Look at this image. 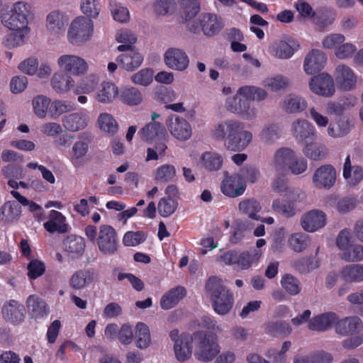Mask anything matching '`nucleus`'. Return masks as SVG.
Wrapping results in <instances>:
<instances>
[{"label":"nucleus","instance_id":"9d476101","mask_svg":"<svg viewBox=\"0 0 363 363\" xmlns=\"http://www.w3.org/2000/svg\"><path fill=\"white\" fill-rule=\"evenodd\" d=\"M291 201H287L281 199H275L272 203V210L286 218H291L296 213L294 202L304 199L305 194L298 189H292L289 191Z\"/></svg>","mask_w":363,"mask_h":363},{"label":"nucleus","instance_id":"5701e85b","mask_svg":"<svg viewBox=\"0 0 363 363\" xmlns=\"http://www.w3.org/2000/svg\"><path fill=\"white\" fill-rule=\"evenodd\" d=\"M337 320V315L333 312H327L315 315L308 320V328L311 330L325 332L330 329Z\"/></svg>","mask_w":363,"mask_h":363},{"label":"nucleus","instance_id":"ea45409f","mask_svg":"<svg viewBox=\"0 0 363 363\" xmlns=\"http://www.w3.org/2000/svg\"><path fill=\"white\" fill-rule=\"evenodd\" d=\"M21 212V207L15 201H6L0 208V220L7 223H13L19 219Z\"/></svg>","mask_w":363,"mask_h":363},{"label":"nucleus","instance_id":"052dcab7","mask_svg":"<svg viewBox=\"0 0 363 363\" xmlns=\"http://www.w3.org/2000/svg\"><path fill=\"white\" fill-rule=\"evenodd\" d=\"M263 85L272 91H277L286 89L289 86V79L284 75L277 74L267 78L264 81Z\"/></svg>","mask_w":363,"mask_h":363},{"label":"nucleus","instance_id":"8fccbe9b","mask_svg":"<svg viewBox=\"0 0 363 363\" xmlns=\"http://www.w3.org/2000/svg\"><path fill=\"white\" fill-rule=\"evenodd\" d=\"M303 152L307 157L315 161L323 160L328 155L325 146L317 143H307Z\"/></svg>","mask_w":363,"mask_h":363},{"label":"nucleus","instance_id":"0eeeda50","mask_svg":"<svg viewBox=\"0 0 363 363\" xmlns=\"http://www.w3.org/2000/svg\"><path fill=\"white\" fill-rule=\"evenodd\" d=\"M93 22L84 16L75 18L70 24L67 37L72 44L82 43L91 38L93 33Z\"/></svg>","mask_w":363,"mask_h":363},{"label":"nucleus","instance_id":"c03bdc74","mask_svg":"<svg viewBox=\"0 0 363 363\" xmlns=\"http://www.w3.org/2000/svg\"><path fill=\"white\" fill-rule=\"evenodd\" d=\"M266 333L273 337H285L291 334L292 329L289 324L283 320L270 321L266 324Z\"/></svg>","mask_w":363,"mask_h":363},{"label":"nucleus","instance_id":"c9c22d12","mask_svg":"<svg viewBox=\"0 0 363 363\" xmlns=\"http://www.w3.org/2000/svg\"><path fill=\"white\" fill-rule=\"evenodd\" d=\"M96 274L91 269H79L75 272L69 279V285L75 289H82L92 283Z\"/></svg>","mask_w":363,"mask_h":363},{"label":"nucleus","instance_id":"20e7f679","mask_svg":"<svg viewBox=\"0 0 363 363\" xmlns=\"http://www.w3.org/2000/svg\"><path fill=\"white\" fill-rule=\"evenodd\" d=\"M363 329V323L357 316L347 317L339 320L335 323V332L342 336L353 335L345 339L342 345L345 349L352 350L363 343V333L360 332Z\"/></svg>","mask_w":363,"mask_h":363},{"label":"nucleus","instance_id":"39448f33","mask_svg":"<svg viewBox=\"0 0 363 363\" xmlns=\"http://www.w3.org/2000/svg\"><path fill=\"white\" fill-rule=\"evenodd\" d=\"M31 16L30 6L23 1L15 3L10 11H1L3 25L16 31L28 33V21Z\"/></svg>","mask_w":363,"mask_h":363},{"label":"nucleus","instance_id":"49530a36","mask_svg":"<svg viewBox=\"0 0 363 363\" xmlns=\"http://www.w3.org/2000/svg\"><path fill=\"white\" fill-rule=\"evenodd\" d=\"M240 211L247 216L250 218L259 220L260 216L257 214L262 207L260 203L255 199H247L242 201L239 203Z\"/></svg>","mask_w":363,"mask_h":363},{"label":"nucleus","instance_id":"423d86ee","mask_svg":"<svg viewBox=\"0 0 363 363\" xmlns=\"http://www.w3.org/2000/svg\"><path fill=\"white\" fill-rule=\"evenodd\" d=\"M194 348L195 358L201 362H211L220 350L216 338L204 331L194 333Z\"/></svg>","mask_w":363,"mask_h":363},{"label":"nucleus","instance_id":"864d4df0","mask_svg":"<svg viewBox=\"0 0 363 363\" xmlns=\"http://www.w3.org/2000/svg\"><path fill=\"white\" fill-rule=\"evenodd\" d=\"M116 39L118 43H122L118 46L117 49L120 52H125L133 48V45L136 42V37L129 30L122 29L120 30L116 35Z\"/></svg>","mask_w":363,"mask_h":363},{"label":"nucleus","instance_id":"7ed1b4c3","mask_svg":"<svg viewBox=\"0 0 363 363\" xmlns=\"http://www.w3.org/2000/svg\"><path fill=\"white\" fill-rule=\"evenodd\" d=\"M85 235L93 242H96L99 251L105 255H113L116 253L118 247V239L116 230L109 225L99 226L89 225L85 228Z\"/></svg>","mask_w":363,"mask_h":363},{"label":"nucleus","instance_id":"09e8293b","mask_svg":"<svg viewBox=\"0 0 363 363\" xmlns=\"http://www.w3.org/2000/svg\"><path fill=\"white\" fill-rule=\"evenodd\" d=\"M262 256V251L253 249L250 252L245 251L239 253L238 266L242 269H247L252 264L257 263Z\"/></svg>","mask_w":363,"mask_h":363},{"label":"nucleus","instance_id":"37998d69","mask_svg":"<svg viewBox=\"0 0 363 363\" xmlns=\"http://www.w3.org/2000/svg\"><path fill=\"white\" fill-rule=\"evenodd\" d=\"M202 166L209 172H216L221 169L223 157L216 152H205L201 157Z\"/></svg>","mask_w":363,"mask_h":363},{"label":"nucleus","instance_id":"7c9ffc66","mask_svg":"<svg viewBox=\"0 0 363 363\" xmlns=\"http://www.w3.org/2000/svg\"><path fill=\"white\" fill-rule=\"evenodd\" d=\"M143 140L151 142L157 140H167V133L164 126L157 122H152L146 125L140 131Z\"/></svg>","mask_w":363,"mask_h":363},{"label":"nucleus","instance_id":"aec40b11","mask_svg":"<svg viewBox=\"0 0 363 363\" xmlns=\"http://www.w3.org/2000/svg\"><path fill=\"white\" fill-rule=\"evenodd\" d=\"M67 23V16L58 10L50 11L46 16L45 28L51 35H58L63 33Z\"/></svg>","mask_w":363,"mask_h":363},{"label":"nucleus","instance_id":"bf43d9fd","mask_svg":"<svg viewBox=\"0 0 363 363\" xmlns=\"http://www.w3.org/2000/svg\"><path fill=\"white\" fill-rule=\"evenodd\" d=\"M11 194L14 197L22 206H28L29 211L33 213L38 220H42L43 213L41 207L36 203L28 200L25 196H22L19 192L12 190Z\"/></svg>","mask_w":363,"mask_h":363},{"label":"nucleus","instance_id":"79ce46f5","mask_svg":"<svg viewBox=\"0 0 363 363\" xmlns=\"http://www.w3.org/2000/svg\"><path fill=\"white\" fill-rule=\"evenodd\" d=\"M90 140L88 138H82L72 146L71 162L75 167H79L84 164L83 160L89 150Z\"/></svg>","mask_w":363,"mask_h":363},{"label":"nucleus","instance_id":"a211bd4d","mask_svg":"<svg viewBox=\"0 0 363 363\" xmlns=\"http://www.w3.org/2000/svg\"><path fill=\"white\" fill-rule=\"evenodd\" d=\"M334 75L337 86L341 90L350 91L357 84V79L356 74L352 68L346 65L337 66Z\"/></svg>","mask_w":363,"mask_h":363},{"label":"nucleus","instance_id":"f3484780","mask_svg":"<svg viewBox=\"0 0 363 363\" xmlns=\"http://www.w3.org/2000/svg\"><path fill=\"white\" fill-rule=\"evenodd\" d=\"M4 319L13 325L22 323L26 316V309L23 304L15 300L5 303L1 308Z\"/></svg>","mask_w":363,"mask_h":363},{"label":"nucleus","instance_id":"a19ab883","mask_svg":"<svg viewBox=\"0 0 363 363\" xmlns=\"http://www.w3.org/2000/svg\"><path fill=\"white\" fill-rule=\"evenodd\" d=\"M292 132L296 140L303 142L314 135L315 128L307 121L298 119L293 123Z\"/></svg>","mask_w":363,"mask_h":363},{"label":"nucleus","instance_id":"4c0bfd02","mask_svg":"<svg viewBox=\"0 0 363 363\" xmlns=\"http://www.w3.org/2000/svg\"><path fill=\"white\" fill-rule=\"evenodd\" d=\"M341 279L347 283L363 281V264H351L343 267L340 271Z\"/></svg>","mask_w":363,"mask_h":363},{"label":"nucleus","instance_id":"f8f14e48","mask_svg":"<svg viewBox=\"0 0 363 363\" xmlns=\"http://www.w3.org/2000/svg\"><path fill=\"white\" fill-rule=\"evenodd\" d=\"M58 66L65 72L74 75H84L89 69L87 62L82 57L74 55H64L57 60Z\"/></svg>","mask_w":363,"mask_h":363},{"label":"nucleus","instance_id":"b1692460","mask_svg":"<svg viewBox=\"0 0 363 363\" xmlns=\"http://www.w3.org/2000/svg\"><path fill=\"white\" fill-rule=\"evenodd\" d=\"M44 228L50 233H65L69 230L66 218L60 212L51 210L48 216V220L43 224Z\"/></svg>","mask_w":363,"mask_h":363},{"label":"nucleus","instance_id":"603ef678","mask_svg":"<svg viewBox=\"0 0 363 363\" xmlns=\"http://www.w3.org/2000/svg\"><path fill=\"white\" fill-rule=\"evenodd\" d=\"M75 109V104L71 101L55 100L50 108V115L52 118H57L62 114L74 111Z\"/></svg>","mask_w":363,"mask_h":363},{"label":"nucleus","instance_id":"6e6d98bb","mask_svg":"<svg viewBox=\"0 0 363 363\" xmlns=\"http://www.w3.org/2000/svg\"><path fill=\"white\" fill-rule=\"evenodd\" d=\"M97 121L100 129L104 133L113 135L118 132V123L111 114L108 113H101Z\"/></svg>","mask_w":363,"mask_h":363},{"label":"nucleus","instance_id":"e2e57ef3","mask_svg":"<svg viewBox=\"0 0 363 363\" xmlns=\"http://www.w3.org/2000/svg\"><path fill=\"white\" fill-rule=\"evenodd\" d=\"M240 181L245 183L254 184L257 182L260 177V172L253 165H246L242 167L240 172L237 174Z\"/></svg>","mask_w":363,"mask_h":363},{"label":"nucleus","instance_id":"6ab92c4d","mask_svg":"<svg viewBox=\"0 0 363 363\" xmlns=\"http://www.w3.org/2000/svg\"><path fill=\"white\" fill-rule=\"evenodd\" d=\"M326 61L327 57L322 50L313 49L304 58L303 70L308 75L315 74L323 69Z\"/></svg>","mask_w":363,"mask_h":363},{"label":"nucleus","instance_id":"dca6fc26","mask_svg":"<svg viewBox=\"0 0 363 363\" xmlns=\"http://www.w3.org/2000/svg\"><path fill=\"white\" fill-rule=\"evenodd\" d=\"M164 62L169 69L182 72L187 69L189 64V57L182 49L168 48L164 54Z\"/></svg>","mask_w":363,"mask_h":363},{"label":"nucleus","instance_id":"3c124183","mask_svg":"<svg viewBox=\"0 0 363 363\" xmlns=\"http://www.w3.org/2000/svg\"><path fill=\"white\" fill-rule=\"evenodd\" d=\"M136 345L140 349H146L149 347L151 337L148 326L144 323H138L135 326Z\"/></svg>","mask_w":363,"mask_h":363},{"label":"nucleus","instance_id":"2f4dec72","mask_svg":"<svg viewBox=\"0 0 363 363\" xmlns=\"http://www.w3.org/2000/svg\"><path fill=\"white\" fill-rule=\"evenodd\" d=\"M333 360L331 353L318 350L307 354H298L294 357L293 363H333Z\"/></svg>","mask_w":363,"mask_h":363},{"label":"nucleus","instance_id":"58836bf2","mask_svg":"<svg viewBox=\"0 0 363 363\" xmlns=\"http://www.w3.org/2000/svg\"><path fill=\"white\" fill-rule=\"evenodd\" d=\"M65 250L72 258H77L82 255L85 249L84 240L77 235L68 236L63 242Z\"/></svg>","mask_w":363,"mask_h":363},{"label":"nucleus","instance_id":"f704fd0d","mask_svg":"<svg viewBox=\"0 0 363 363\" xmlns=\"http://www.w3.org/2000/svg\"><path fill=\"white\" fill-rule=\"evenodd\" d=\"M307 101L304 98L296 94H289L284 97L280 106L289 113H300L307 107Z\"/></svg>","mask_w":363,"mask_h":363},{"label":"nucleus","instance_id":"4d7b16f0","mask_svg":"<svg viewBox=\"0 0 363 363\" xmlns=\"http://www.w3.org/2000/svg\"><path fill=\"white\" fill-rule=\"evenodd\" d=\"M310 241L309 235L301 232L291 234L288 240L289 247L296 252H301L306 250Z\"/></svg>","mask_w":363,"mask_h":363},{"label":"nucleus","instance_id":"de8ad7c7","mask_svg":"<svg viewBox=\"0 0 363 363\" xmlns=\"http://www.w3.org/2000/svg\"><path fill=\"white\" fill-rule=\"evenodd\" d=\"M27 307L35 318H43L48 313L45 302L35 295H30L26 301Z\"/></svg>","mask_w":363,"mask_h":363},{"label":"nucleus","instance_id":"774afa93","mask_svg":"<svg viewBox=\"0 0 363 363\" xmlns=\"http://www.w3.org/2000/svg\"><path fill=\"white\" fill-rule=\"evenodd\" d=\"M153 71L150 68L140 69L139 72L133 74L130 79L135 84L147 86L153 81Z\"/></svg>","mask_w":363,"mask_h":363},{"label":"nucleus","instance_id":"338daca9","mask_svg":"<svg viewBox=\"0 0 363 363\" xmlns=\"http://www.w3.org/2000/svg\"><path fill=\"white\" fill-rule=\"evenodd\" d=\"M177 201L172 197H164L160 200L157 209L162 217H168L173 214L177 208Z\"/></svg>","mask_w":363,"mask_h":363},{"label":"nucleus","instance_id":"f257e3e1","mask_svg":"<svg viewBox=\"0 0 363 363\" xmlns=\"http://www.w3.org/2000/svg\"><path fill=\"white\" fill-rule=\"evenodd\" d=\"M267 96V92L262 88L243 86L238 89L233 98L227 100L226 108L244 120H253L257 116V110L251 105L250 101H261L266 99Z\"/></svg>","mask_w":363,"mask_h":363},{"label":"nucleus","instance_id":"bb28decb","mask_svg":"<svg viewBox=\"0 0 363 363\" xmlns=\"http://www.w3.org/2000/svg\"><path fill=\"white\" fill-rule=\"evenodd\" d=\"M119 96L117 86L111 82H103L94 94V99L100 104H112Z\"/></svg>","mask_w":363,"mask_h":363},{"label":"nucleus","instance_id":"9b49d317","mask_svg":"<svg viewBox=\"0 0 363 363\" xmlns=\"http://www.w3.org/2000/svg\"><path fill=\"white\" fill-rule=\"evenodd\" d=\"M337 179L336 169L330 164L321 165L317 168L312 177V182L317 189H330Z\"/></svg>","mask_w":363,"mask_h":363},{"label":"nucleus","instance_id":"ddd939ff","mask_svg":"<svg viewBox=\"0 0 363 363\" xmlns=\"http://www.w3.org/2000/svg\"><path fill=\"white\" fill-rule=\"evenodd\" d=\"M245 128V123L237 119H228L216 124L212 130V136L217 140L226 142L230 140L236 131Z\"/></svg>","mask_w":363,"mask_h":363},{"label":"nucleus","instance_id":"f03ea898","mask_svg":"<svg viewBox=\"0 0 363 363\" xmlns=\"http://www.w3.org/2000/svg\"><path fill=\"white\" fill-rule=\"evenodd\" d=\"M206 289L210 295L214 311L220 315L229 313L234 304V297L223 281L218 277H211L206 284Z\"/></svg>","mask_w":363,"mask_h":363},{"label":"nucleus","instance_id":"e433bc0d","mask_svg":"<svg viewBox=\"0 0 363 363\" xmlns=\"http://www.w3.org/2000/svg\"><path fill=\"white\" fill-rule=\"evenodd\" d=\"M186 289L182 286H177L165 293L160 299V306L164 310L174 307L186 296Z\"/></svg>","mask_w":363,"mask_h":363},{"label":"nucleus","instance_id":"0e129e2a","mask_svg":"<svg viewBox=\"0 0 363 363\" xmlns=\"http://www.w3.org/2000/svg\"><path fill=\"white\" fill-rule=\"evenodd\" d=\"M109 6L113 19L120 23L127 22L130 18L127 8L121 6L116 0H109Z\"/></svg>","mask_w":363,"mask_h":363},{"label":"nucleus","instance_id":"1a4fd4ad","mask_svg":"<svg viewBox=\"0 0 363 363\" xmlns=\"http://www.w3.org/2000/svg\"><path fill=\"white\" fill-rule=\"evenodd\" d=\"M298 48L299 44L295 39L284 36L269 45V52L276 58L287 60L291 58Z\"/></svg>","mask_w":363,"mask_h":363},{"label":"nucleus","instance_id":"412c9836","mask_svg":"<svg viewBox=\"0 0 363 363\" xmlns=\"http://www.w3.org/2000/svg\"><path fill=\"white\" fill-rule=\"evenodd\" d=\"M199 24L203 34L213 36L219 33L224 26L221 17L211 13H202L199 16Z\"/></svg>","mask_w":363,"mask_h":363},{"label":"nucleus","instance_id":"a18cd8bd","mask_svg":"<svg viewBox=\"0 0 363 363\" xmlns=\"http://www.w3.org/2000/svg\"><path fill=\"white\" fill-rule=\"evenodd\" d=\"M118 97L122 103L130 106L140 104L143 99L140 91L133 86L123 88Z\"/></svg>","mask_w":363,"mask_h":363},{"label":"nucleus","instance_id":"a878e982","mask_svg":"<svg viewBox=\"0 0 363 363\" xmlns=\"http://www.w3.org/2000/svg\"><path fill=\"white\" fill-rule=\"evenodd\" d=\"M194 347V333L192 335L182 333V340L174 344V352L176 359L179 362H185L192 354Z\"/></svg>","mask_w":363,"mask_h":363},{"label":"nucleus","instance_id":"393cba45","mask_svg":"<svg viewBox=\"0 0 363 363\" xmlns=\"http://www.w3.org/2000/svg\"><path fill=\"white\" fill-rule=\"evenodd\" d=\"M295 154V152L289 147L278 149L275 152L272 162L274 171L277 173H285Z\"/></svg>","mask_w":363,"mask_h":363},{"label":"nucleus","instance_id":"c756f323","mask_svg":"<svg viewBox=\"0 0 363 363\" xmlns=\"http://www.w3.org/2000/svg\"><path fill=\"white\" fill-rule=\"evenodd\" d=\"M88 116L82 111L74 112L62 118V125L70 132H77L84 129L88 125Z\"/></svg>","mask_w":363,"mask_h":363},{"label":"nucleus","instance_id":"4be33fe9","mask_svg":"<svg viewBox=\"0 0 363 363\" xmlns=\"http://www.w3.org/2000/svg\"><path fill=\"white\" fill-rule=\"evenodd\" d=\"M342 177L350 187H354L363 179V168L359 165H352L350 155H348L343 164Z\"/></svg>","mask_w":363,"mask_h":363},{"label":"nucleus","instance_id":"5fc2aeb1","mask_svg":"<svg viewBox=\"0 0 363 363\" xmlns=\"http://www.w3.org/2000/svg\"><path fill=\"white\" fill-rule=\"evenodd\" d=\"M32 104L35 114L40 118H45L50 111L52 102L50 98L38 95L33 99Z\"/></svg>","mask_w":363,"mask_h":363},{"label":"nucleus","instance_id":"cd10ccee","mask_svg":"<svg viewBox=\"0 0 363 363\" xmlns=\"http://www.w3.org/2000/svg\"><path fill=\"white\" fill-rule=\"evenodd\" d=\"M252 133L247 130L240 129L236 131L230 140L225 142V147L232 151L241 152L245 150L252 140Z\"/></svg>","mask_w":363,"mask_h":363},{"label":"nucleus","instance_id":"2eb2a0df","mask_svg":"<svg viewBox=\"0 0 363 363\" xmlns=\"http://www.w3.org/2000/svg\"><path fill=\"white\" fill-rule=\"evenodd\" d=\"M166 125L171 135L182 141L187 140L192 134L189 123L184 118L172 115L166 121Z\"/></svg>","mask_w":363,"mask_h":363},{"label":"nucleus","instance_id":"13d9d810","mask_svg":"<svg viewBox=\"0 0 363 363\" xmlns=\"http://www.w3.org/2000/svg\"><path fill=\"white\" fill-rule=\"evenodd\" d=\"M342 259L348 262H357L363 259V245L359 244L350 245L342 254Z\"/></svg>","mask_w":363,"mask_h":363},{"label":"nucleus","instance_id":"4468645a","mask_svg":"<svg viewBox=\"0 0 363 363\" xmlns=\"http://www.w3.org/2000/svg\"><path fill=\"white\" fill-rule=\"evenodd\" d=\"M326 223V214L319 209H313L306 212L300 219L301 228L308 233H315L324 228Z\"/></svg>","mask_w":363,"mask_h":363},{"label":"nucleus","instance_id":"473e14b6","mask_svg":"<svg viewBox=\"0 0 363 363\" xmlns=\"http://www.w3.org/2000/svg\"><path fill=\"white\" fill-rule=\"evenodd\" d=\"M117 61L124 69L133 71L142 65L143 56L133 48L128 51H125V53L120 55Z\"/></svg>","mask_w":363,"mask_h":363},{"label":"nucleus","instance_id":"6e6552de","mask_svg":"<svg viewBox=\"0 0 363 363\" xmlns=\"http://www.w3.org/2000/svg\"><path fill=\"white\" fill-rule=\"evenodd\" d=\"M308 87L312 93L323 97H331L335 92L334 80L331 75L326 72L311 77Z\"/></svg>","mask_w":363,"mask_h":363},{"label":"nucleus","instance_id":"72a5a7b5","mask_svg":"<svg viewBox=\"0 0 363 363\" xmlns=\"http://www.w3.org/2000/svg\"><path fill=\"white\" fill-rule=\"evenodd\" d=\"M74 80L69 74L55 72L51 79V86L54 91L60 94L69 92L74 86Z\"/></svg>","mask_w":363,"mask_h":363},{"label":"nucleus","instance_id":"c85d7f7f","mask_svg":"<svg viewBox=\"0 0 363 363\" xmlns=\"http://www.w3.org/2000/svg\"><path fill=\"white\" fill-rule=\"evenodd\" d=\"M220 189L225 196L235 198L244 194L245 186L240 183L239 176L236 174L226 176L221 183Z\"/></svg>","mask_w":363,"mask_h":363},{"label":"nucleus","instance_id":"69168bd1","mask_svg":"<svg viewBox=\"0 0 363 363\" xmlns=\"http://www.w3.org/2000/svg\"><path fill=\"white\" fill-rule=\"evenodd\" d=\"M98 84V79L96 76H90L88 79H83L74 88L73 92L75 95L89 94L92 93Z\"/></svg>","mask_w":363,"mask_h":363},{"label":"nucleus","instance_id":"680f3d73","mask_svg":"<svg viewBox=\"0 0 363 363\" xmlns=\"http://www.w3.org/2000/svg\"><path fill=\"white\" fill-rule=\"evenodd\" d=\"M176 176V169L172 164H163L155 170V179L159 182L167 183Z\"/></svg>","mask_w":363,"mask_h":363}]
</instances>
